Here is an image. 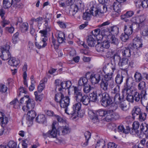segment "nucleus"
<instances>
[{
    "label": "nucleus",
    "instance_id": "obj_49",
    "mask_svg": "<svg viewBox=\"0 0 148 148\" xmlns=\"http://www.w3.org/2000/svg\"><path fill=\"white\" fill-rule=\"evenodd\" d=\"M91 15L90 13L88 12H86L83 13V19L84 20H89L91 18Z\"/></svg>",
    "mask_w": 148,
    "mask_h": 148
},
{
    "label": "nucleus",
    "instance_id": "obj_56",
    "mask_svg": "<svg viewBox=\"0 0 148 148\" xmlns=\"http://www.w3.org/2000/svg\"><path fill=\"white\" fill-rule=\"evenodd\" d=\"M146 83L145 82H140L138 85V88L139 90H145Z\"/></svg>",
    "mask_w": 148,
    "mask_h": 148
},
{
    "label": "nucleus",
    "instance_id": "obj_12",
    "mask_svg": "<svg viewBox=\"0 0 148 148\" xmlns=\"http://www.w3.org/2000/svg\"><path fill=\"white\" fill-rule=\"evenodd\" d=\"M141 110L140 108L138 106H135L134 107L132 111V118L134 119L141 112Z\"/></svg>",
    "mask_w": 148,
    "mask_h": 148
},
{
    "label": "nucleus",
    "instance_id": "obj_33",
    "mask_svg": "<svg viewBox=\"0 0 148 148\" xmlns=\"http://www.w3.org/2000/svg\"><path fill=\"white\" fill-rule=\"evenodd\" d=\"M145 19L144 16H139L134 17L132 18V20L133 21V23L139 24L143 23L142 22Z\"/></svg>",
    "mask_w": 148,
    "mask_h": 148
},
{
    "label": "nucleus",
    "instance_id": "obj_21",
    "mask_svg": "<svg viewBox=\"0 0 148 148\" xmlns=\"http://www.w3.org/2000/svg\"><path fill=\"white\" fill-rule=\"evenodd\" d=\"M98 41L96 40L92 37V36L90 35L88 36L87 38V42L88 45L91 47H94Z\"/></svg>",
    "mask_w": 148,
    "mask_h": 148
},
{
    "label": "nucleus",
    "instance_id": "obj_18",
    "mask_svg": "<svg viewBox=\"0 0 148 148\" xmlns=\"http://www.w3.org/2000/svg\"><path fill=\"white\" fill-rule=\"evenodd\" d=\"M8 64L10 65L16 67L20 63V61L14 57H11L8 61Z\"/></svg>",
    "mask_w": 148,
    "mask_h": 148
},
{
    "label": "nucleus",
    "instance_id": "obj_9",
    "mask_svg": "<svg viewBox=\"0 0 148 148\" xmlns=\"http://www.w3.org/2000/svg\"><path fill=\"white\" fill-rule=\"evenodd\" d=\"M58 135H64L69 133L70 132V129L67 126L60 127L58 129Z\"/></svg>",
    "mask_w": 148,
    "mask_h": 148
},
{
    "label": "nucleus",
    "instance_id": "obj_3",
    "mask_svg": "<svg viewBox=\"0 0 148 148\" xmlns=\"http://www.w3.org/2000/svg\"><path fill=\"white\" fill-rule=\"evenodd\" d=\"M10 46L7 43L1 47L0 49L1 52V55L0 57L3 60H7L12 57L10 51Z\"/></svg>",
    "mask_w": 148,
    "mask_h": 148
},
{
    "label": "nucleus",
    "instance_id": "obj_51",
    "mask_svg": "<svg viewBox=\"0 0 148 148\" xmlns=\"http://www.w3.org/2000/svg\"><path fill=\"white\" fill-rule=\"evenodd\" d=\"M107 113L105 115V119L106 121L109 122L112 121L111 110H107Z\"/></svg>",
    "mask_w": 148,
    "mask_h": 148
},
{
    "label": "nucleus",
    "instance_id": "obj_63",
    "mask_svg": "<svg viewBox=\"0 0 148 148\" xmlns=\"http://www.w3.org/2000/svg\"><path fill=\"white\" fill-rule=\"evenodd\" d=\"M19 35V33L18 32H16L15 34H14L13 37H12V41L13 42L14 44H16L17 42V39L18 38V36Z\"/></svg>",
    "mask_w": 148,
    "mask_h": 148
},
{
    "label": "nucleus",
    "instance_id": "obj_4",
    "mask_svg": "<svg viewBox=\"0 0 148 148\" xmlns=\"http://www.w3.org/2000/svg\"><path fill=\"white\" fill-rule=\"evenodd\" d=\"M112 66H111V68L112 70V71L110 73H108V68L109 66L108 65H107V66H105L106 67V70H107V73L104 76V78L101 79L102 80L106 81L108 83L112 79V77L114 72L117 71L116 69V65L114 64V65L112 64ZM105 74H106L105 73Z\"/></svg>",
    "mask_w": 148,
    "mask_h": 148
},
{
    "label": "nucleus",
    "instance_id": "obj_22",
    "mask_svg": "<svg viewBox=\"0 0 148 148\" xmlns=\"http://www.w3.org/2000/svg\"><path fill=\"white\" fill-rule=\"evenodd\" d=\"M124 97L123 93L121 96L120 95V94L115 95L114 97V101L115 104H119L121 101H123Z\"/></svg>",
    "mask_w": 148,
    "mask_h": 148
},
{
    "label": "nucleus",
    "instance_id": "obj_38",
    "mask_svg": "<svg viewBox=\"0 0 148 148\" xmlns=\"http://www.w3.org/2000/svg\"><path fill=\"white\" fill-rule=\"evenodd\" d=\"M98 98L100 100V102L110 97L109 94L106 92L103 93H98Z\"/></svg>",
    "mask_w": 148,
    "mask_h": 148
},
{
    "label": "nucleus",
    "instance_id": "obj_47",
    "mask_svg": "<svg viewBox=\"0 0 148 148\" xmlns=\"http://www.w3.org/2000/svg\"><path fill=\"white\" fill-rule=\"evenodd\" d=\"M64 95L62 93H57L55 95V101L57 103L60 104V101L62 97H63Z\"/></svg>",
    "mask_w": 148,
    "mask_h": 148
},
{
    "label": "nucleus",
    "instance_id": "obj_5",
    "mask_svg": "<svg viewBox=\"0 0 148 148\" xmlns=\"http://www.w3.org/2000/svg\"><path fill=\"white\" fill-rule=\"evenodd\" d=\"M70 99L68 96L64 97H62L60 101V106L61 108H65V112L69 114V113L67 112V108L69 105Z\"/></svg>",
    "mask_w": 148,
    "mask_h": 148
},
{
    "label": "nucleus",
    "instance_id": "obj_48",
    "mask_svg": "<svg viewBox=\"0 0 148 148\" xmlns=\"http://www.w3.org/2000/svg\"><path fill=\"white\" fill-rule=\"evenodd\" d=\"M11 105H14V108H20V104H19L18 100L17 99H15L10 103Z\"/></svg>",
    "mask_w": 148,
    "mask_h": 148
},
{
    "label": "nucleus",
    "instance_id": "obj_28",
    "mask_svg": "<svg viewBox=\"0 0 148 148\" xmlns=\"http://www.w3.org/2000/svg\"><path fill=\"white\" fill-rule=\"evenodd\" d=\"M129 59L127 58H123L119 63L124 69H127L128 67V62Z\"/></svg>",
    "mask_w": 148,
    "mask_h": 148
},
{
    "label": "nucleus",
    "instance_id": "obj_13",
    "mask_svg": "<svg viewBox=\"0 0 148 148\" xmlns=\"http://www.w3.org/2000/svg\"><path fill=\"white\" fill-rule=\"evenodd\" d=\"M82 104L78 102L73 105V110L69 114H78L81 108Z\"/></svg>",
    "mask_w": 148,
    "mask_h": 148
},
{
    "label": "nucleus",
    "instance_id": "obj_30",
    "mask_svg": "<svg viewBox=\"0 0 148 148\" xmlns=\"http://www.w3.org/2000/svg\"><path fill=\"white\" fill-rule=\"evenodd\" d=\"M36 121L40 123H44L47 122L45 116L43 114L38 115L36 118Z\"/></svg>",
    "mask_w": 148,
    "mask_h": 148
},
{
    "label": "nucleus",
    "instance_id": "obj_25",
    "mask_svg": "<svg viewBox=\"0 0 148 148\" xmlns=\"http://www.w3.org/2000/svg\"><path fill=\"white\" fill-rule=\"evenodd\" d=\"M36 115V112L33 110L28 111L27 113V119L29 121H32L35 117Z\"/></svg>",
    "mask_w": 148,
    "mask_h": 148
},
{
    "label": "nucleus",
    "instance_id": "obj_46",
    "mask_svg": "<svg viewBox=\"0 0 148 148\" xmlns=\"http://www.w3.org/2000/svg\"><path fill=\"white\" fill-rule=\"evenodd\" d=\"M107 112V110L100 109L96 111L95 114L96 116L99 117V116H105Z\"/></svg>",
    "mask_w": 148,
    "mask_h": 148
},
{
    "label": "nucleus",
    "instance_id": "obj_24",
    "mask_svg": "<svg viewBox=\"0 0 148 148\" xmlns=\"http://www.w3.org/2000/svg\"><path fill=\"white\" fill-rule=\"evenodd\" d=\"M13 0H3V7L5 9L10 8L13 4Z\"/></svg>",
    "mask_w": 148,
    "mask_h": 148
},
{
    "label": "nucleus",
    "instance_id": "obj_52",
    "mask_svg": "<svg viewBox=\"0 0 148 148\" xmlns=\"http://www.w3.org/2000/svg\"><path fill=\"white\" fill-rule=\"evenodd\" d=\"M47 45V44L46 43H43V42H41V41L39 43L36 42L35 44L36 46L38 49L45 47Z\"/></svg>",
    "mask_w": 148,
    "mask_h": 148
},
{
    "label": "nucleus",
    "instance_id": "obj_39",
    "mask_svg": "<svg viewBox=\"0 0 148 148\" xmlns=\"http://www.w3.org/2000/svg\"><path fill=\"white\" fill-rule=\"evenodd\" d=\"M108 37H110V42L112 44L117 46L120 41L117 38H116L114 36H110Z\"/></svg>",
    "mask_w": 148,
    "mask_h": 148
},
{
    "label": "nucleus",
    "instance_id": "obj_7",
    "mask_svg": "<svg viewBox=\"0 0 148 148\" xmlns=\"http://www.w3.org/2000/svg\"><path fill=\"white\" fill-rule=\"evenodd\" d=\"M99 91V90L98 88H95L93 92L89 94L90 101L95 102L99 100L98 96H97V93Z\"/></svg>",
    "mask_w": 148,
    "mask_h": 148
},
{
    "label": "nucleus",
    "instance_id": "obj_42",
    "mask_svg": "<svg viewBox=\"0 0 148 148\" xmlns=\"http://www.w3.org/2000/svg\"><path fill=\"white\" fill-rule=\"evenodd\" d=\"M124 31L125 34L130 36L132 33L133 30L130 25H125L124 27Z\"/></svg>",
    "mask_w": 148,
    "mask_h": 148
},
{
    "label": "nucleus",
    "instance_id": "obj_8",
    "mask_svg": "<svg viewBox=\"0 0 148 148\" xmlns=\"http://www.w3.org/2000/svg\"><path fill=\"white\" fill-rule=\"evenodd\" d=\"M131 46L130 45L129 46V48L125 47L121 50V53L123 56L126 57H129L131 56V53L133 52L134 53L135 51L133 49H131L130 48ZM134 55L135 54H134Z\"/></svg>",
    "mask_w": 148,
    "mask_h": 148
},
{
    "label": "nucleus",
    "instance_id": "obj_29",
    "mask_svg": "<svg viewBox=\"0 0 148 148\" xmlns=\"http://www.w3.org/2000/svg\"><path fill=\"white\" fill-rule=\"evenodd\" d=\"M124 76L121 73H118L115 78V82L117 85H120L123 82Z\"/></svg>",
    "mask_w": 148,
    "mask_h": 148
},
{
    "label": "nucleus",
    "instance_id": "obj_16",
    "mask_svg": "<svg viewBox=\"0 0 148 148\" xmlns=\"http://www.w3.org/2000/svg\"><path fill=\"white\" fill-rule=\"evenodd\" d=\"M0 121L2 125V127L4 128L8 122V118L4 115L3 113L0 111Z\"/></svg>",
    "mask_w": 148,
    "mask_h": 148
},
{
    "label": "nucleus",
    "instance_id": "obj_55",
    "mask_svg": "<svg viewBox=\"0 0 148 148\" xmlns=\"http://www.w3.org/2000/svg\"><path fill=\"white\" fill-rule=\"evenodd\" d=\"M40 82L41 83L39 85L38 87V90L39 93H40L42 92L45 87L43 81H41Z\"/></svg>",
    "mask_w": 148,
    "mask_h": 148
},
{
    "label": "nucleus",
    "instance_id": "obj_43",
    "mask_svg": "<svg viewBox=\"0 0 148 148\" xmlns=\"http://www.w3.org/2000/svg\"><path fill=\"white\" fill-rule=\"evenodd\" d=\"M91 134V133L88 131H87L84 133V135L86 139V142L83 143V146L85 147L88 145V140L90 138Z\"/></svg>",
    "mask_w": 148,
    "mask_h": 148
},
{
    "label": "nucleus",
    "instance_id": "obj_2",
    "mask_svg": "<svg viewBox=\"0 0 148 148\" xmlns=\"http://www.w3.org/2000/svg\"><path fill=\"white\" fill-rule=\"evenodd\" d=\"M106 67L104 66L102 70H98L95 74H92L90 76V82L92 84H95L99 83L101 80V77L103 76L104 73L107 72Z\"/></svg>",
    "mask_w": 148,
    "mask_h": 148
},
{
    "label": "nucleus",
    "instance_id": "obj_45",
    "mask_svg": "<svg viewBox=\"0 0 148 148\" xmlns=\"http://www.w3.org/2000/svg\"><path fill=\"white\" fill-rule=\"evenodd\" d=\"M135 81L136 82H139L142 79L141 74L138 72H136L134 76Z\"/></svg>",
    "mask_w": 148,
    "mask_h": 148
},
{
    "label": "nucleus",
    "instance_id": "obj_64",
    "mask_svg": "<svg viewBox=\"0 0 148 148\" xmlns=\"http://www.w3.org/2000/svg\"><path fill=\"white\" fill-rule=\"evenodd\" d=\"M78 10V7L77 5L75 4L71 5L70 10V11L76 13L77 12Z\"/></svg>",
    "mask_w": 148,
    "mask_h": 148
},
{
    "label": "nucleus",
    "instance_id": "obj_44",
    "mask_svg": "<svg viewBox=\"0 0 148 148\" xmlns=\"http://www.w3.org/2000/svg\"><path fill=\"white\" fill-rule=\"evenodd\" d=\"M146 116L147 114L145 113L141 112L138 116L136 118L138 119L139 121L142 122L146 120Z\"/></svg>",
    "mask_w": 148,
    "mask_h": 148
},
{
    "label": "nucleus",
    "instance_id": "obj_50",
    "mask_svg": "<svg viewBox=\"0 0 148 148\" xmlns=\"http://www.w3.org/2000/svg\"><path fill=\"white\" fill-rule=\"evenodd\" d=\"M113 59L114 61V63L112 64L111 63L110 65V67H111V66H112V64L113 65H114V64H115V63L116 62H119V63L121 61V57L120 56H119L117 54H115L113 56ZM107 65H108L109 66V64H108Z\"/></svg>",
    "mask_w": 148,
    "mask_h": 148
},
{
    "label": "nucleus",
    "instance_id": "obj_62",
    "mask_svg": "<svg viewBox=\"0 0 148 148\" xmlns=\"http://www.w3.org/2000/svg\"><path fill=\"white\" fill-rule=\"evenodd\" d=\"M104 48L105 49V51L109 48L110 47V44L109 42L108 41H104L103 42H101Z\"/></svg>",
    "mask_w": 148,
    "mask_h": 148
},
{
    "label": "nucleus",
    "instance_id": "obj_58",
    "mask_svg": "<svg viewBox=\"0 0 148 148\" xmlns=\"http://www.w3.org/2000/svg\"><path fill=\"white\" fill-rule=\"evenodd\" d=\"M143 27L144 29L142 32V35L144 36H148V27L147 26H143Z\"/></svg>",
    "mask_w": 148,
    "mask_h": 148
},
{
    "label": "nucleus",
    "instance_id": "obj_11",
    "mask_svg": "<svg viewBox=\"0 0 148 148\" xmlns=\"http://www.w3.org/2000/svg\"><path fill=\"white\" fill-rule=\"evenodd\" d=\"M109 7L110 9H111V11L113 10L115 12L117 13L118 14H119L121 8V3L117 1L114 2L112 6H109Z\"/></svg>",
    "mask_w": 148,
    "mask_h": 148
},
{
    "label": "nucleus",
    "instance_id": "obj_41",
    "mask_svg": "<svg viewBox=\"0 0 148 148\" xmlns=\"http://www.w3.org/2000/svg\"><path fill=\"white\" fill-rule=\"evenodd\" d=\"M95 89L91 86L89 84H88L86 85H85L83 86V91L85 93H88L90 92L92 90H94Z\"/></svg>",
    "mask_w": 148,
    "mask_h": 148
},
{
    "label": "nucleus",
    "instance_id": "obj_15",
    "mask_svg": "<svg viewBox=\"0 0 148 148\" xmlns=\"http://www.w3.org/2000/svg\"><path fill=\"white\" fill-rule=\"evenodd\" d=\"M101 31L102 35H107L106 34L108 33L107 30L105 29H103L102 28L101 29L99 28L95 29L92 32V34L94 36L96 37L100 34Z\"/></svg>",
    "mask_w": 148,
    "mask_h": 148
},
{
    "label": "nucleus",
    "instance_id": "obj_36",
    "mask_svg": "<svg viewBox=\"0 0 148 148\" xmlns=\"http://www.w3.org/2000/svg\"><path fill=\"white\" fill-rule=\"evenodd\" d=\"M119 104V108L122 110L126 111L129 110V107L127 103L122 101Z\"/></svg>",
    "mask_w": 148,
    "mask_h": 148
},
{
    "label": "nucleus",
    "instance_id": "obj_23",
    "mask_svg": "<svg viewBox=\"0 0 148 148\" xmlns=\"http://www.w3.org/2000/svg\"><path fill=\"white\" fill-rule=\"evenodd\" d=\"M112 97H110L100 102L101 105L104 107H106L112 103Z\"/></svg>",
    "mask_w": 148,
    "mask_h": 148
},
{
    "label": "nucleus",
    "instance_id": "obj_10",
    "mask_svg": "<svg viewBox=\"0 0 148 148\" xmlns=\"http://www.w3.org/2000/svg\"><path fill=\"white\" fill-rule=\"evenodd\" d=\"M130 90L128 88L125 87L123 88L122 91V93L124 94H126L127 95L126 99L129 101L133 103L134 101V98L133 96L130 94L129 93L130 92Z\"/></svg>",
    "mask_w": 148,
    "mask_h": 148
},
{
    "label": "nucleus",
    "instance_id": "obj_57",
    "mask_svg": "<svg viewBox=\"0 0 148 148\" xmlns=\"http://www.w3.org/2000/svg\"><path fill=\"white\" fill-rule=\"evenodd\" d=\"M134 100L136 102H138L140 99H141L140 94L137 92H136L134 93V94L133 96Z\"/></svg>",
    "mask_w": 148,
    "mask_h": 148
},
{
    "label": "nucleus",
    "instance_id": "obj_27",
    "mask_svg": "<svg viewBox=\"0 0 148 148\" xmlns=\"http://www.w3.org/2000/svg\"><path fill=\"white\" fill-rule=\"evenodd\" d=\"M95 5L94 4L93 5L92 4V6L91 7L89 11L90 12L91 15L94 16H99L100 13L98 10L97 7L95 8Z\"/></svg>",
    "mask_w": 148,
    "mask_h": 148
},
{
    "label": "nucleus",
    "instance_id": "obj_20",
    "mask_svg": "<svg viewBox=\"0 0 148 148\" xmlns=\"http://www.w3.org/2000/svg\"><path fill=\"white\" fill-rule=\"evenodd\" d=\"M71 86V82L70 81L63 82L61 83V87L58 89L59 91H61L62 89H66L69 88Z\"/></svg>",
    "mask_w": 148,
    "mask_h": 148
},
{
    "label": "nucleus",
    "instance_id": "obj_37",
    "mask_svg": "<svg viewBox=\"0 0 148 148\" xmlns=\"http://www.w3.org/2000/svg\"><path fill=\"white\" fill-rule=\"evenodd\" d=\"M89 114H91L92 116V120L94 123H96L99 122V117L96 116L95 112H93V111L91 110H89L88 112Z\"/></svg>",
    "mask_w": 148,
    "mask_h": 148
},
{
    "label": "nucleus",
    "instance_id": "obj_26",
    "mask_svg": "<svg viewBox=\"0 0 148 148\" xmlns=\"http://www.w3.org/2000/svg\"><path fill=\"white\" fill-rule=\"evenodd\" d=\"M130 25L133 30H134L136 32L138 31L140 29H143V23L138 24L133 23Z\"/></svg>",
    "mask_w": 148,
    "mask_h": 148
},
{
    "label": "nucleus",
    "instance_id": "obj_59",
    "mask_svg": "<svg viewBox=\"0 0 148 148\" xmlns=\"http://www.w3.org/2000/svg\"><path fill=\"white\" fill-rule=\"evenodd\" d=\"M8 90V87L5 85H0V92L5 93Z\"/></svg>",
    "mask_w": 148,
    "mask_h": 148
},
{
    "label": "nucleus",
    "instance_id": "obj_54",
    "mask_svg": "<svg viewBox=\"0 0 148 148\" xmlns=\"http://www.w3.org/2000/svg\"><path fill=\"white\" fill-rule=\"evenodd\" d=\"M120 86L118 85L116 86L112 90V93L116 95L117 94H120Z\"/></svg>",
    "mask_w": 148,
    "mask_h": 148
},
{
    "label": "nucleus",
    "instance_id": "obj_60",
    "mask_svg": "<svg viewBox=\"0 0 148 148\" xmlns=\"http://www.w3.org/2000/svg\"><path fill=\"white\" fill-rule=\"evenodd\" d=\"M8 145L9 148H16V144L13 141H10L8 143Z\"/></svg>",
    "mask_w": 148,
    "mask_h": 148
},
{
    "label": "nucleus",
    "instance_id": "obj_14",
    "mask_svg": "<svg viewBox=\"0 0 148 148\" xmlns=\"http://www.w3.org/2000/svg\"><path fill=\"white\" fill-rule=\"evenodd\" d=\"M56 124V123L53 122L52 125V129L49 131L50 135H51V138H55L56 137L57 135L58 134L57 132L58 129L56 130L55 126Z\"/></svg>",
    "mask_w": 148,
    "mask_h": 148
},
{
    "label": "nucleus",
    "instance_id": "obj_17",
    "mask_svg": "<svg viewBox=\"0 0 148 148\" xmlns=\"http://www.w3.org/2000/svg\"><path fill=\"white\" fill-rule=\"evenodd\" d=\"M28 100L26 101V107L28 109H33L35 105L34 101L32 99H30L29 97L28 98Z\"/></svg>",
    "mask_w": 148,
    "mask_h": 148
},
{
    "label": "nucleus",
    "instance_id": "obj_61",
    "mask_svg": "<svg viewBox=\"0 0 148 148\" xmlns=\"http://www.w3.org/2000/svg\"><path fill=\"white\" fill-rule=\"evenodd\" d=\"M121 19L126 22H128L130 21L128 18H129L125 13L121 16Z\"/></svg>",
    "mask_w": 148,
    "mask_h": 148
},
{
    "label": "nucleus",
    "instance_id": "obj_6",
    "mask_svg": "<svg viewBox=\"0 0 148 148\" xmlns=\"http://www.w3.org/2000/svg\"><path fill=\"white\" fill-rule=\"evenodd\" d=\"M97 7L100 14H103L107 12H111V9H110L109 7L108 6V8L105 4H99Z\"/></svg>",
    "mask_w": 148,
    "mask_h": 148
},
{
    "label": "nucleus",
    "instance_id": "obj_31",
    "mask_svg": "<svg viewBox=\"0 0 148 148\" xmlns=\"http://www.w3.org/2000/svg\"><path fill=\"white\" fill-rule=\"evenodd\" d=\"M109 31L112 36L117 35L119 32V28L116 26H113L110 27Z\"/></svg>",
    "mask_w": 148,
    "mask_h": 148
},
{
    "label": "nucleus",
    "instance_id": "obj_32",
    "mask_svg": "<svg viewBox=\"0 0 148 148\" xmlns=\"http://www.w3.org/2000/svg\"><path fill=\"white\" fill-rule=\"evenodd\" d=\"M108 83H109L101 79L99 84L101 88L104 91H107L108 90Z\"/></svg>",
    "mask_w": 148,
    "mask_h": 148
},
{
    "label": "nucleus",
    "instance_id": "obj_35",
    "mask_svg": "<svg viewBox=\"0 0 148 148\" xmlns=\"http://www.w3.org/2000/svg\"><path fill=\"white\" fill-rule=\"evenodd\" d=\"M88 84V79L85 77H81L78 82V86H84Z\"/></svg>",
    "mask_w": 148,
    "mask_h": 148
},
{
    "label": "nucleus",
    "instance_id": "obj_19",
    "mask_svg": "<svg viewBox=\"0 0 148 148\" xmlns=\"http://www.w3.org/2000/svg\"><path fill=\"white\" fill-rule=\"evenodd\" d=\"M143 45V42H138L133 43L132 44L130 45L131 46V48L133 49L135 52L137 51L138 48H141Z\"/></svg>",
    "mask_w": 148,
    "mask_h": 148
},
{
    "label": "nucleus",
    "instance_id": "obj_34",
    "mask_svg": "<svg viewBox=\"0 0 148 148\" xmlns=\"http://www.w3.org/2000/svg\"><path fill=\"white\" fill-rule=\"evenodd\" d=\"M95 46L97 51L102 53L106 52L105 49L104 48L101 43L98 42Z\"/></svg>",
    "mask_w": 148,
    "mask_h": 148
},
{
    "label": "nucleus",
    "instance_id": "obj_40",
    "mask_svg": "<svg viewBox=\"0 0 148 148\" xmlns=\"http://www.w3.org/2000/svg\"><path fill=\"white\" fill-rule=\"evenodd\" d=\"M20 29L22 32H25L28 30V24L26 23L19 24Z\"/></svg>",
    "mask_w": 148,
    "mask_h": 148
},
{
    "label": "nucleus",
    "instance_id": "obj_1",
    "mask_svg": "<svg viewBox=\"0 0 148 148\" xmlns=\"http://www.w3.org/2000/svg\"><path fill=\"white\" fill-rule=\"evenodd\" d=\"M74 96L76 101L82 102L84 105L87 106L90 103L89 97L86 95H83L82 92L76 87H74Z\"/></svg>",
    "mask_w": 148,
    "mask_h": 148
},
{
    "label": "nucleus",
    "instance_id": "obj_53",
    "mask_svg": "<svg viewBox=\"0 0 148 148\" xmlns=\"http://www.w3.org/2000/svg\"><path fill=\"white\" fill-rule=\"evenodd\" d=\"M130 36L127 34H125V33H122L121 35L120 38L121 40L123 42L126 41L129 39V37Z\"/></svg>",
    "mask_w": 148,
    "mask_h": 148
}]
</instances>
